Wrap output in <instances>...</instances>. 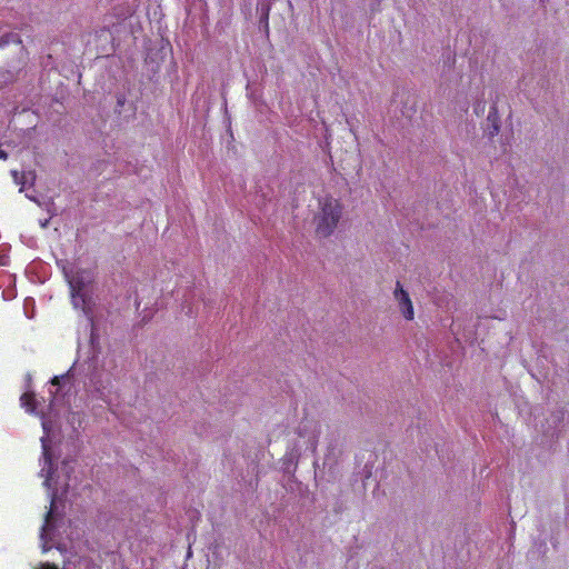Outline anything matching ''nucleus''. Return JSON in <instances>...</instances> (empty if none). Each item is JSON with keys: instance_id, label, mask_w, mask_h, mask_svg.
Returning a JSON list of instances; mask_svg holds the SVG:
<instances>
[{"instance_id": "1", "label": "nucleus", "mask_w": 569, "mask_h": 569, "mask_svg": "<svg viewBox=\"0 0 569 569\" xmlns=\"http://www.w3.org/2000/svg\"><path fill=\"white\" fill-rule=\"evenodd\" d=\"M319 204L320 210L315 217L316 233L327 238L333 233L342 217V204L332 197L322 198Z\"/></svg>"}, {"instance_id": "2", "label": "nucleus", "mask_w": 569, "mask_h": 569, "mask_svg": "<svg viewBox=\"0 0 569 569\" xmlns=\"http://www.w3.org/2000/svg\"><path fill=\"white\" fill-rule=\"evenodd\" d=\"M88 282H90V274L86 271L77 272L69 279L72 303L76 308L81 307L87 315L89 312L83 290Z\"/></svg>"}, {"instance_id": "3", "label": "nucleus", "mask_w": 569, "mask_h": 569, "mask_svg": "<svg viewBox=\"0 0 569 569\" xmlns=\"http://www.w3.org/2000/svg\"><path fill=\"white\" fill-rule=\"evenodd\" d=\"M393 296H395L396 301L398 302V307H399L402 316L405 317V319L412 320L415 317L413 305L409 297L408 291H406L402 288V284L400 281L396 282Z\"/></svg>"}, {"instance_id": "4", "label": "nucleus", "mask_w": 569, "mask_h": 569, "mask_svg": "<svg viewBox=\"0 0 569 569\" xmlns=\"http://www.w3.org/2000/svg\"><path fill=\"white\" fill-rule=\"evenodd\" d=\"M11 174L13 177L14 182L21 186L20 190H23V188L27 184L32 186L36 180V172L33 170L22 172L12 170Z\"/></svg>"}, {"instance_id": "5", "label": "nucleus", "mask_w": 569, "mask_h": 569, "mask_svg": "<svg viewBox=\"0 0 569 569\" xmlns=\"http://www.w3.org/2000/svg\"><path fill=\"white\" fill-rule=\"evenodd\" d=\"M21 406L28 411V412H34L37 408V401L36 396L33 392H24L20 397Z\"/></svg>"}, {"instance_id": "6", "label": "nucleus", "mask_w": 569, "mask_h": 569, "mask_svg": "<svg viewBox=\"0 0 569 569\" xmlns=\"http://www.w3.org/2000/svg\"><path fill=\"white\" fill-rule=\"evenodd\" d=\"M22 40L18 33L8 32L0 37V48L6 47L10 43H21Z\"/></svg>"}, {"instance_id": "7", "label": "nucleus", "mask_w": 569, "mask_h": 569, "mask_svg": "<svg viewBox=\"0 0 569 569\" xmlns=\"http://www.w3.org/2000/svg\"><path fill=\"white\" fill-rule=\"evenodd\" d=\"M42 456H43L46 465H48V478H47V481H48L52 473V459H51V455H50V449H49L48 445L44 442V440H42Z\"/></svg>"}, {"instance_id": "8", "label": "nucleus", "mask_w": 569, "mask_h": 569, "mask_svg": "<svg viewBox=\"0 0 569 569\" xmlns=\"http://www.w3.org/2000/svg\"><path fill=\"white\" fill-rule=\"evenodd\" d=\"M66 378H67V376H66V375H63V376H56V377H53V378L51 379V383H52L53 386H59V385H60V381H61L62 379H66Z\"/></svg>"}, {"instance_id": "9", "label": "nucleus", "mask_w": 569, "mask_h": 569, "mask_svg": "<svg viewBox=\"0 0 569 569\" xmlns=\"http://www.w3.org/2000/svg\"><path fill=\"white\" fill-rule=\"evenodd\" d=\"M52 517V507L50 508V510L46 513V522L44 525L42 526V530L46 529L47 525L49 523L50 519Z\"/></svg>"}, {"instance_id": "10", "label": "nucleus", "mask_w": 569, "mask_h": 569, "mask_svg": "<svg viewBox=\"0 0 569 569\" xmlns=\"http://www.w3.org/2000/svg\"><path fill=\"white\" fill-rule=\"evenodd\" d=\"M39 569H59L57 565L54 563H49V562H46V563H42L41 567Z\"/></svg>"}, {"instance_id": "11", "label": "nucleus", "mask_w": 569, "mask_h": 569, "mask_svg": "<svg viewBox=\"0 0 569 569\" xmlns=\"http://www.w3.org/2000/svg\"><path fill=\"white\" fill-rule=\"evenodd\" d=\"M7 159H8V153L0 148V160H7Z\"/></svg>"}, {"instance_id": "12", "label": "nucleus", "mask_w": 569, "mask_h": 569, "mask_svg": "<svg viewBox=\"0 0 569 569\" xmlns=\"http://www.w3.org/2000/svg\"><path fill=\"white\" fill-rule=\"evenodd\" d=\"M498 131H499V127H498V124H495L493 130L490 133H491V136H493V134H497Z\"/></svg>"}]
</instances>
